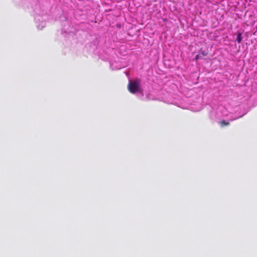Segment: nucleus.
Instances as JSON below:
<instances>
[{
  "label": "nucleus",
  "mask_w": 257,
  "mask_h": 257,
  "mask_svg": "<svg viewBox=\"0 0 257 257\" xmlns=\"http://www.w3.org/2000/svg\"><path fill=\"white\" fill-rule=\"evenodd\" d=\"M200 54H201V55L202 56V57H203L204 56H207L208 53L206 52L201 51V53Z\"/></svg>",
  "instance_id": "obj_5"
},
{
  "label": "nucleus",
  "mask_w": 257,
  "mask_h": 257,
  "mask_svg": "<svg viewBox=\"0 0 257 257\" xmlns=\"http://www.w3.org/2000/svg\"><path fill=\"white\" fill-rule=\"evenodd\" d=\"M229 124V123L228 122H227V121H225L224 120H223L220 121V124H221V126H224L225 125H228Z\"/></svg>",
  "instance_id": "obj_3"
},
{
  "label": "nucleus",
  "mask_w": 257,
  "mask_h": 257,
  "mask_svg": "<svg viewBox=\"0 0 257 257\" xmlns=\"http://www.w3.org/2000/svg\"><path fill=\"white\" fill-rule=\"evenodd\" d=\"M127 89L132 94H135L141 90L140 87V80L136 79L134 80L130 81L127 84Z\"/></svg>",
  "instance_id": "obj_1"
},
{
  "label": "nucleus",
  "mask_w": 257,
  "mask_h": 257,
  "mask_svg": "<svg viewBox=\"0 0 257 257\" xmlns=\"http://www.w3.org/2000/svg\"><path fill=\"white\" fill-rule=\"evenodd\" d=\"M242 37L241 33L239 32L237 34L236 41L238 43H240L242 41Z\"/></svg>",
  "instance_id": "obj_2"
},
{
  "label": "nucleus",
  "mask_w": 257,
  "mask_h": 257,
  "mask_svg": "<svg viewBox=\"0 0 257 257\" xmlns=\"http://www.w3.org/2000/svg\"><path fill=\"white\" fill-rule=\"evenodd\" d=\"M203 57L201 55V54H198V55H197L195 57V60L196 61L198 60L199 59H202Z\"/></svg>",
  "instance_id": "obj_4"
}]
</instances>
